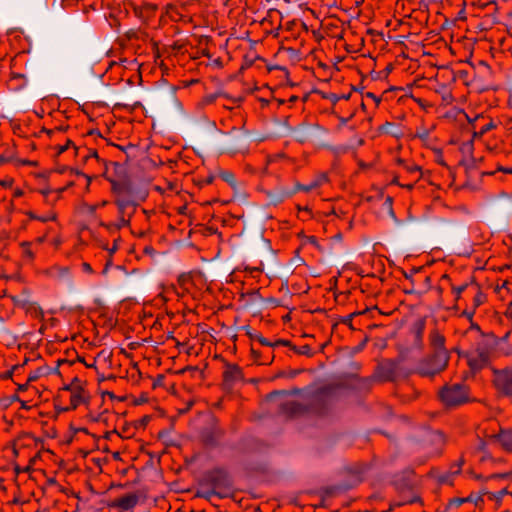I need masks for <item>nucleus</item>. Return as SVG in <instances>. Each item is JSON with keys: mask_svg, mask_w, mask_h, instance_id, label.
<instances>
[{"mask_svg": "<svg viewBox=\"0 0 512 512\" xmlns=\"http://www.w3.org/2000/svg\"><path fill=\"white\" fill-rule=\"evenodd\" d=\"M70 147H73L76 149L74 143L71 140H67L64 145L58 146V153L62 154L63 152L67 151Z\"/></svg>", "mask_w": 512, "mask_h": 512, "instance_id": "37", "label": "nucleus"}, {"mask_svg": "<svg viewBox=\"0 0 512 512\" xmlns=\"http://www.w3.org/2000/svg\"><path fill=\"white\" fill-rule=\"evenodd\" d=\"M494 128L493 122H489L486 125H484L478 133H475V135L482 136L486 132H488L490 129Z\"/></svg>", "mask_w": 512, "mask_h": 512, "instance_id": "40", "label": "nucleus"}, {"mask_svg": "<svg viewBox=\"0 0 512 512\" xmlns=\"http://www.w3.org/2000/svg\"><path fill=\"white\" fill-rule=\"evenodd\" d=\"M323 129L317 124H300L292 130L293 137L300 143L312 142L319 137Z\"/></svg>", "mask_w": 512, "mask_h": 512, "instance_id": "6", "label": "nucleus"}, {"mask_svg": "<svg viewBox=\"0 0 512 512\" xmlns=\"http://www.w3.org/2000/svg\"><path fill=\"white\" fill-rule=\"evenodd\" d=\"M506 495H510L512 497V494L508 493V491L506 489H502V490H500L497 493H490L489 494V498L490 499H496L498 501V500L502 499V497H504Z\"/></svg>", "mask_w": 512, "mask_h": 512, "instance_id": "34", "label": "nucleus"}, {"mask_svg": "<svg viewBox=\"0 0 512 512\" xmlns=\"http://www.w3.org/2000/svg\"><path fill=\"white\" fill-rule=\"evenodd\" d=\"M469 498H454L451 499L448 503V508H457L461 506L464 502H467Z\"/></svg>", "mask_w": 512, "mask_h": 512, "instance_id": "29", "label": "nucleus"}, {"mask_svg": "<svg viewBox=\"0 0 512 512\" xmlns=\"http://www.w3.org/2000/svg\"><path fill=\"white\" fill-rule=\"evenodd\" d=\"M48 233H49V230L44 235L35 238L33 243L37 244V245L43 244L48 238Z\"/></svg>", "mask_w": 512, "mask_h": 512, "instance_id": "41", "label": "nucleus"}, {"mask_svg": "<svg viewBox=\"0 0 512 512\" xmlns=\"http://www.w3.org/2000/svg\"><path fill=\"white\" fill-rule=\"evenodd\" d=\"M328 182V176L325 173H321L317 175L313 180H311L308 184H300L299 182L295 183L296 193L299 191L310 192L314 189H317Z\"/></svg>", "mask_w": 512, "mask_h": 512, "instance_id": "12", "label": "nucleus"}, {"mask_svg": "<svg viewBox=\"0 0 512 512\" xmlns=\"http://www.w3.org/2000/svg\"><path fill=\"white\" fill-rule=\"evenodd\" d=\"M67 389L71 390V396H70V405L72 409H76L79 405H81L85 401V391L81 387L77 388H69Z\"/></svg>", "mask_w": 512, "mask_h": 512, "instance_id": "17", "label": "nucleus"}, {"mask_svg": "<svg viewBox=\"0 0 512 512\" xmlns=\"http://www.w3.org/2000/svg\"><path fill=\"white\" fill-rule=\"evenodd\" d=\"M393 183H398L397 178H394Z\"/></svg>", "mask_w": 512, "mask_h": 512, "instance_id": "62", "label": "nucleus"}, {"mask_svg": "<svg viewBox=\"0 0 512 512\" xmlns=\"http://www.w3.org/2000/svg\"><path fill=\"white\" fill-rule=\"evenodd\" d=\"M81 268H82L83 272L88 273V274H92L94 272L91 265L87 262H83L81 264Z\"/></svg>", "mask_w": 512, "mask_h": 512, "instance_id": "42", "label": "nucleus"}, {"mask_svg": "<svg viewBox=\"0 0 512 512\" xmlns=\"http://www.w3.org/2000/svg\"><path fill=\"white\" fill-rule=\"evenodd\" d=\"M251 354L253 355L254 361L262 365L270 364L274 358L272 354L270 356L262 358L260 352L253 345L251 346Z\"/></svg>", "mask_w": 512, "mask_h": 512, "instance_id": "22", "label": "nucleus"}, {"mask_svg": "<svg viewBox=\"0 0 512 512\" xmlns=\"http://www.w3.org/2000/svg\"><path fill=\"white\" fill-rule=\"evenodd\" d=\"M365 98L367 99H371L373 100V102L375 103V106L378 107L380 102H381V97L375 95L374 93L372 92H366L365 95H364Z\"/></svg>", "mask_w": 512, "mask_h": 512, "instance_id": "36", "label": "nucleus"}, {"mask_svg": "<svg viewBox=\"0 0 512 512\" xmlns=\"http://www.w3.org/2000/svg\"><path fill=\"white\" fill-rule=\"evenodd\" d=\"M441 402L447 407H455L468 401V388L464 384H447L439 391Z\"/></svg>", "mask_w": 512, "mask_h": 512, "instance_id": "3", "label": "nucleus"}, {"mask_svg": "<svg viewBox=\"0 0 512 512\" xmlns=\"http://www.w3.org/2000/svg\"><path fill=\"white\" fill-rule=\"evenodd\" d=\"M485 446H486V445H485V442L481 441V442H480V445H479V449H480V450H484V449H485Z\"/></svg>", "mask_w": 512, "mask_h": 512, "instance_id": "56", "label": "nucleus"}, {"mask_svg": "<svg viewBox=\"0 0 512 512\" xmlns=\"http://www.w3.org/2000/svg\"><path fill=\"white\" fill-rule=\"evenodd\" d=\"M505 314L512 320V302L507 306Z\"/></svg>", "mask_w": 512, "mask_h": 512, "instance_id": "48", "label": "nucleus"}, {"mask_svg": "<svg viewBox=\"0 0 512 512\" xmlns=\"http://www.w3.org/2000/svg\"><path fill=\"white\" fill-rule=\"evenodd\" d=\"M278 346H286V347H290L291 349L293 347L292 343L289 340H285V339H278L274 342H271V345L269 347L275 348Z\"/></svg>", "mask_w": 512, "mask_h": 512, "instance_id": "31", "label": "nucleus"}, {"mask_svg": "<svg viewBox=\"0 0 512 512\" xmlns=\"http://www.w3.org/2000/svg\"><path fill=\"white\" fill-rule=\"evenodd\" d=\"M364 313H365V311H361V312H353V313H351V314H349V315L344 316V317L341 319V322H342L343 324H345V325H348L350 328H353V327H352V320H353V318H354L355 316H357V315H362V314H364Z\"/></svg>", "mask_w": 512, "mask_h": 512, "instance_id": "28", "label": "nucleus"}, {"mask_svg": "<svg viewBox=\"0 0 512 512\" xmlns=\"http://www.w3.org/2000/svg\"><path fill=\"white\" fill-rule=\"evenodd\" d=\"M239 144L237 146V150H242L244 148H247L248 145V137L245 133L239 135L238 137Z\"/></svg>", "mask_w": 512, "mask_h": 512, "instance_id": "32", "label": "nucleus"}, {"mask_svg": "<svg viewBox=\"0 0 512 512\" xmlns=\"http://www.w3.org/2000/svg\"><path fill=\"white\" fill-rule=\"evenodd\" d=\"M111 184L115 199H134L143 194L136 192L131 183L125 180H114Z\"/></svg>", "mask_w": 512, "mask_h": 512, "instance_id": "7", "label": "nucleus"}, {"mask_svg": "<svg viewBox=\"0 0 512 512\" xmlns=\"http://www.w3.org/2000/svg\"><path fill=\"white\" fill-rule=\"evenodd\" d=\"M292 350L300 355H306V356H312V349L309 345H303L300 347L294 346L292 347Z\"/></svg>", "mask_w": 512, "mask_h": 512, "instance_id": "26", "label": "nucleus"}, {"mask_svg": "<svg viewBox=\"0 0 512 512\" xmlns=\"http://www.w3.org/2000/svg\"><path fill=\"white\" fill-rule=\"evenodd\" d=\"M44 274L48 278H50L54 281H58V282H64V281L71 280L70 269L67 266L53 265V266L47 268L44 271Z\"/></svg>", "mask_w": 512, "mask_h": 512, "instance_id": "10", "label": "nucleus"}, {"mask_svg": "<svg viewBox=\"0 0 512 512\" xmlns=\"http://www.w3.org/2000/svg\"><path fill=\"white\" fill-rule=\"evenodd\" d=\"M295 193V186L293 188L276 186L274 189L266 192V197L270 205L277 206L292 197Z\"/></svg>", "mask_w": 512, "mask_h": 512, "instance_id": "9", "label": "nucleus"}, {"mask_svg": "<svg viewBox=\"0 0 512 512\" xmlns=\"http://www.w3.org/2000/svg\"><path fill=\"white\" fill-rule=\"evenodd\" d=\"M219 177L223 181H225L226 183L231 185L232 187L236 186V178H235V175L231 171H221L219 173Z\"/></svg>", "mask_w": 512, "mask_h": 512, "instance_id": "25", "label": "nucleus"}, {"mask_svg": "<svg viewBox=\"0 0 512 512\" xmlns=\"http://www.w3.org/2000/svg\"><path fill=\"white\" fill-rule=\"evenodd\" d=\"M447 350L435 351L433 355L423 359L416 368V373L423 377H432L442 372L448 365Z\"/></svg>", "mask_w": 512, "mask_h": 512, "instance_id": "2", "label": "nucleus"}, {"mask_svg": "<svg viewBox=\"0 0 512 512\" xmlns=\"http://www.w3.org/2000/svg\"><path fill=\"white\" fill-rule=\"evenodd\" d=\"M51 243L55 248H58L62 244V239L59 236H56L52 239Z\"/></svg>", "mask_w": 512, "mask_h": 512, "instance_id": "45", "label": "nucleus"}, {"mask_svg": "<svg viewBox=\"0 0 512 512\" xmlns=\"http://www.w3.org/2000/svg\"><path fill=\"white\" fill-rule=\"evenodd\" d=\"M386 201H387V203H390V204H391V203H392V198H391V197H388Z\"/></svg>", "mask_w": 512, "mask_h": 512, "instance_id": "60", "label": "nucleus"}, {"mask_svg": "<svg viewBox=\"0 0 512 512\" xmlns=\"http://www.w3.org/2000/svg\"><path fill=\"white\" fill-rule=\"evenodd\" d=\"M110 255L118 250V240H115L111 248H107Z\"/></svg>", "mask_w": 512, "mask_h": 512, "instance_id": "46", "label": "nucleus"}, {"mask_svg": "<svg viewBox=\"0 0 512 512\" xmlns=\"http://www.w3.org/2000/svg\"><path fill=\"white\" fill-rule=\"evenodd\" d=\"M81 362H82V363H84V364H85V366H86V367H88V368H93V367H95V366H96V360H95V359L92 361V363H87V362H86V361H84V360H81Z\"/></svg>", "mask_w": 512, "mask_h": 512, "instance_id": "49", "label": "nucleus"}, {"mask_svg": "<svg viewBox=\"0 0 512 512\" xmlns=\"http://www.w3.org/2000/svg\"><path fill=\"white\" fill-rule=\"evenodd\" d=\"M77 174L85 177L87 179L88 184L90 183V177H88L87 175H85L83 173H79V172H77Z\"/></svg>", "mask_w": 512, "mask_h": 512, "instance_id": "55", "label": "nucleus"}, {"mask_svg": "<svg viewBox=\"0 0 512 512\" xmlns=\"http://www.w3.org/2000/svg\"><path fill=\"white\" fill-rule=\"evenodd\" d=\"M396 163L399 166H402L405 171L410 174L412 177L415 178V181H418L421 178V167L414 164V163H408L406 160L402 158H397Z\"/></svg>", "mask_w": 512, "mask_h": 512, "instance_id": "15", "label": "nucleus"}, {"mask_svg": "<svg viewBox=\"0 0 512 512\" xmlns=\"http://www.w3.org/2000/svg\"><path fill=\"white\" fill-rule=\"evenodd\" d=\"M485 296L481 292H477L473 297V303L475 307L480 306L484 302Z\"/></svg>", "mask_w": 512, "mask_h": 512, "instance_id": "35", "label": "nucleus"}, {"mask_svg": "<svg viewBox=\"0 0 512 512\" xmlns=\"http://www.w3.org/2000/svg\"><path fill=\"white\" fill-rule=\"evenodd\" d=\"M491 350L489 346L484 343H478L477 346L466 353L467 363L471 370L479 371L488 365L490 361Z\"/></svg>", "mask_w": 512, "mask_h": 512, "instance_id": "4", "label": "nucleus"}, {"mask_svg": "<svg viewBox=\"0 0 512 512\" xmlns=\"http://www.w3.org/2000/svg\"><path fill=\"white\" fill-rule=\"evenodd\" d=\"M326 98L329 99L333 104H336L338 101L342 99L348 100L350 98V94L331 93Z\"/></svg>", "mask_w": 512, "mask_h": 512, "instance_id": "27", "label": "nucleus"}, {"mask_svg": "<svg viewBox=\"0 0 512 512\" xmlns=\"http://www.w3.org/2000/svg\"><path fill=\"white\" fill-rule=\"evenodd\" d=\"M463 464H464V459L460 458L458 460V462L451 467V473L452 474H459Z\"/></svg>", "mask_w": 512, "mask_h": 512, "instance_id": "39", "label": "nucleus"}, {"mask_svg": "<svg viewBox=\"0 0 512 512\" xmlns=\"http://www.w3.org/2000/svg\"><path fill=\"white\" fill-rule=\"evenodd\" d=\"M57 219V215L54 212H50L45 215H38L37 220L41 222L55 221Z\"/></svg>", "mask_w": 512, "mask_h": 512, "instance_id": "30", "label": "nucleus"}, {"mask_svg": "<svg viewBox=\"0 0 512 512\" xmlns=\"http://www.w3.org/2000/svg\"><path fill=\"white\" fill-rule=\"evenodd\" d=\"M29 218L37 220L38 215L32 212L28 213Z\"/></svg>", "mask_w": 512, "mask_h": 512, "instance_id": "53", "label": "nucleus"}, {"mask_svg": "<svg viewBox=\"0 0 512 512\" xmlns=\"http://www.w3.org/2000/svg\"><path fill=\"white\" fill-rule=\"evenodd\" d=\"M430 345L435 351L446 350L445 349V337L437 330L433 329L429 335Z\"/></svg>", "mask_w": 512, "mask_h": 512, "instance_id": "16", "label": "nucleus"}, {"mask_svg": "<svg viewBox=\"0 0 512 512\" xmlns=\"http://www.w3.org/2000/svg\"><path fill=\"white\" fill-rule=\"evenodd\" d=\"M282 412L288 416H295L303 411V407L297 401H288L282 404Z\"/></svg>", "mask_w": 512, "mask_h": 512, "instance_id": "20", "label": "nucleus"}, {"mask_svg": "<svg viewBox=\"0 0 512 512\" xmlns=\"http://www.w3.org/2000/svg\"><path fill=\"white\" fill-rule=\"evenodd\" d=\"M32 244H33L32 242H27V241L20 243V247L22 249V253H23L24 257L30 261H32L35 258L34 252L31 249Z\"/></svg>", "mask_w": 512, "mask_h": 512, "instance_id": "24", "label": "nucleus"}, {"mask_svg": "<svg viewBox=\"0 0 512 512\" xmlns=\"http://www.w3.org/2000/svg\"><path fill=\"white\" fill-rule=\"evenodd\" d=\"M402 186L405 187L408 190H412L414 188V183H409V184H405V185H402Z\"/></svg>", "mask_w": 512, "mask_h": 512, "instance_id": "51", "label": "nucleus"}, {"mask_svg": "<svg viewBox=\"0 0 512 512\" xmlns=\"http://www.w3.org/2000/svg\"><path fill=\"white\" fill-rule=\"evenodd\" d=\"M139 502V496L136 493H129L115 499L112 506L123 511L132 510Z\"/></svg>", "mask_w": 512, "mask_h": 512, "instance_id": "11", "label": "nucleus"}, {"mask_svg": "<svg viewBox=\"0 0 512 512\" xmlns=\"http://www.w3.org/2000/svg\"><path fill=\"white\" fill-rule=\"evenodd\" d=\"M241 377V371L237 366H233L224 372L226 381H234Z\"/></svg>", "mask_w": 512, "mask_h": 512, "instance_id": "23", "label": "nucleus"}, {"mask_svg": "<svg viewBox=\"0 0 512 512\" xmlns=\"http://www.w3.org/2000/svg\"><path fill=\"white\" fill-rule=\"evenodd\" d=\"M493 384L500 396L512 398V369L494 370Z\"/></svg>", "mask_w": 512, "mask_h": 512, "instance_id": "5", "label": "nucleus"}, {"mask_svg": "<svg viewBox=\"0 0 512 512\" xmlns=\"http://www.w3.org/2000/svg\"><path fill=\"white\" fill-rule=\"evenodd\" d=\"M27 385H28V383H25V384L19 385V386H18V390H21V391L26 390V389H27Z\"/></svg>", "mask_w": 512, "mask_h": 512, "instance_id": "54", "label": "nucleus"}, {"mask_svg": "<svg viewBox=\"0 0 512 512\" xmlns=\"http://www.w3.org/2000/svg\"><path fill=\"white\" fill-rule=\"evenodd\" d=\"M110 265H111V260H108V261H107V263H106V265H105V268H104V270H103V273H104V274H105V273H107V271H108V269H109V266H110Z\"/></svg>", "mask_w": 512, "mask_h": 512, "instance_id": "52", "label": "nucleus"}, {"mask_svg": "<svg viewBox=\"0 0 512 512\" xmlns=\"http://www.w3.org/2000/svg\"><path fill=\"white\" fill-rule=\"evenodd\" d=\"M242 330L245 331V334L252 340L257 341L261 345L269 347L271 345V341L266 339L262 336L261 333L257 332L256 330L252 329L250 326H243Z\"/></svg>", "mask_w": 512, "mask_h": 512, "instance_id": "19", "label": "nucleus"}, {"mask_svg": "<svg viewBox=\"0 0 512 512\" xmlns=\"http://www.w3.org/2000/svg\"><path fill=\"white\" fill-rule=\"evenodd\" d=\"M380 377L383 379V380H388L390 378L389 375H380Z\"/></svg>", "mask_w": 512, "mask_h": 512, "instance_id": "58", "label": "nucleus"}, {"mask_svg": "<svg viewBox=\"0 0 512 512\" xmlns=\"http://www.w3.org/2000/svg\"><path fill=\"white\" fill-rule=\"evenodd\" d=\"M131 218L124 217L122 215H118V220L113 223L109 224H101L102 226L106 227L108 230H120L124 227L130 226Z\"/></svg>", "mask_w": 512, "mask_h": 512, "instance_id": "21", "label": "nucleus"}, {"mask_svg": "<svg viewBox=\"0 0 512 512\" xmlns=\"http://www.w3.org/2000/svg\"><path fill=\"white\" fill-rule=\"evenodd\" d=\"M467 288H468L467 284H462L459 286L452 287V292L455 294L456 300H458L460 298L461 293L464 292Z\"/></svg>", "mask_w": 512, "mask_h": 512, "instance_id": "33", "label": "nucleus"}, {"mask_svg": "<svg viewBox=\"0 0 512 512\" xmlns=\"http://www.w3.org/2000/svg\"><path fill=\"white\" fill-rule=\"evenodd\" d=\"M352 116L353 115H351L350 117H347V118L340 117L339 120H340L341 125H346L347 122L352 118Z\"/></svg>", "mask_w": 512, "mask_h": 512, "instance_id": "50", "label": "nucleus"}, {"mask_svg": "<svg viewBox=\"0 0 512 512\" xmlns=\"http://www.w3.org/2000/svg\"><path fill=\"white\" fill-rule=\"evenodd\" d=\"M490 438L497 440L503 450L512 453V429H500L499 433L491 435Z\"/></svg>", "mask_w": 512, "mask_h": 512, "instance_id": "13", "label": "nucleus"}, {"mask_svg": "<svg viewBox=\"0 0 512 512\" xmlns=\"http://www.w3.org/2000/svg\"><path fill=\"white\" fill-rule=\"evenodd\" d=\"M424 328H425L424 321H418L412 327L411 332H412L413 338H414V345L417 348H422V346H423Z\"/></svg>", "mask_w": 512, "mask_h": 512, "instance_id": "18", "label": "nucleus"}, {"mask_svg": "<svg viewBox=\"0 0 512 512\" xmlns=\"http://www.w3.org/2000/svg\"><path fill=\"white\" fill-rule=\"evenodd\" d=\"M361 107H362V108H365V104H364V102H362V103H361Z\"/></svg>", "mask_w": 512, "mask_h": 512, "instance_id": "61", "label": "nucleus"}, {"mask_svg": "<svg viewBox=\"0 0 512 512\" xmlns=\"http://www.w3.org/2000/svg\"><path fill=\"white\" fill-rule=\"evenodd\" d=\"M107 204V201H102L100 204L97 205V207H103Z\"/></svg>", "mask_w": 512, "mask_h": 512, "instance_id": "57", "label": "nucleus"}, {"mask_svg": "<svg viewBox=\"0 0 512 512\" xmlns=\"http://www.w3.org/2000/svg\"><path fill=\"white\" fill-rule=\"evenodd\" d=\"M42 375V369L39 368L34 372H31L28 376L27 383L37 380Z\"/></svg>", "mask_w": 512, "mask_h": 512, "instance_id": "38", "label": "nucleus"}, {"mask_svg": "<svg viewBox=\"0 0 512 512\" xmlns=\"http://www.w3.org/2000/svg\"><path fill=\"white\" fill-rule=\"evenodd\" d=\"M497 171L503 172L505 174H512V166L504 167L502 165L497 166Z\"/></svg>", "mask_w": 512, "mask_h": 512, "instance_id": "43", "label": "nucleus"}, {"mask_svg": "<svg viewBox=\"0 0 512 512\" xmlns=\"http://www.w3.org/2000/svg\"><path fill=\"white\" fill-rule=\"evenodd\" d=\"M147 197L146 193H143L139 198L134 199H115V204L117 206L118 215H122L124 217L132 218L134 213L136 212L137 206L140 202H143Z\"/></svg>", "mask_w": 512, "mask_h": 512, "instance_id": "8", "label": "nucleus"}, {"mask_svg": "<svg viewBox=\"0 0 512 512\" xmlns=\"http://www.w3.org/2000/svg\"><path fill=\"white\" fill-rule=\"evenodd\" d=\"M16 369H18V367L14 366L11 370L6 371L3 375V378H5V379L11 378L13 375V371Z\"/></svg>", "mask_w": 512, "mask_h": 512, "instance_id": "47", "label": "nucleus"}, {"mask_svg": "<svg viewBox=\"0 0 512 512\" xmlns=\"http://www.w3.org/2000/svg\"><path fill=\"white\" fill-rule=\"evenodd\" d=\"M92 157H93V158H98V153H97V151H96V150H93V149L88 150L87 155H85V156H84V158H85L86 160H88L89 158H92Z\"/></svg>", "mask_w": 512, "mask_h": 512, "instance_id": "44", "label": "nucleus"}, {"mask_svg": "<svg viewBox=\"0 0 512 512\" xmlns=\"http://www.w3.org/2000/svg\"><path fill=\"white\" fill-rule=\"evenodd\" d=\"M297 208H298V210H302V208L300 206H298ZM303 210L306 212H309V209L307 207L303 208Z\"/></svg>", "mask_w": 512, "mask_h": 512, "instance_id": "59", "label": "nucleus"}, {"mask_svg": "<svg viewBox=\"0 0 512 512\" xmlns=\"http://www.w3.org/2000/svg\"><path fill=\"white\" fill-rule=\"evenodd\" d=\"M436 125L431 124L430 126L421 125L416 128L413 138L419 139L425 146L430 144V135L435 130Z\"/></svg>", "mask_w": 512, "mask_h": 512, "instance_id": "14", "label": "nucleus"}, {"mask_svg": "<svg viewBox=\"0 0 512 512\" xmlns=\"http://www.w3.org/2000/svg\"><path fill=\"white\" fill-rule=\"evenodd\" d=\"M201 487L206 490L207 497L218 496L224 498L232 491V482L228 473L221 468L207 471L201 480Z\"/></svg>", "mask_w": 512, "mask_h": 512, "instance_id": "1", "label": "nucleus"}]
</instances>
